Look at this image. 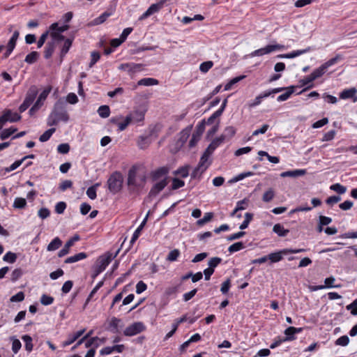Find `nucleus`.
I'll list each match as a JSON object with an SVG mask.
<instances>
[{"label":"nucleus","instance_id":"nucleus-1","mask_svg":"<svg viewBox=\"0 0 357 357\" xmlns=\"http://www.w3.org/2000/svg\"><path fill=\"white\" fill-rule=\"evenodd\" d=\"M139 165H133L128 172L127 185L130 194L139 195L145 187L147 175L146 172L138 174Z\"/></svg>","mask_w":357,"mask_h":357},{"label":"nucleus","instance_id":"nucleus-2","mask_svg":"<svg viewBox=\"0 0 357 357\" xmlns=\"http://www.w3.org/2000/svg\"><path fill=\"white\" fill-rule=\"evenodd\" d=\"M119 252V250L116 251L115 255L112 256V254L107 253L104 255L100 256L96 260L95 264L93 266V272L91 278L94 280L99 274H100L109 265L113 258L116 257Z\"/></svg>","mask_w":357,"mask_h":357},{"label":"nucleus","instance_id":"nucleus-3","mask_svg":"<svg viewBox=\"0 0 357 357\" xmlns=\"http://www.w3.org/2000/svg\"><path fill=\"white\" fill-rule=\"evenodd\" d=\"M123 183V176L119 171L114 172L107 181L108 190L113 195L119 193L122 190Z\"/></svg>","mask_w":357,"mask_h":357},{"label":"nucleus","instance_id":"nucleus-4","mask_svg":"<svg viewBox=\"0 0 357 357\" xmlns=\"http://www.w3.org/2000/svg\"><path fill=\"white\" fill-rule=\"evenodd\" d=\"M66 102L62 98H59L54 105V108L51 112L52 116L65 123L68 122L69 115L66 110Z\"/></svg>","mask_w":357,"mask_h":357},{"label":"nucleus","instance_id":"nucleus-5","mask_svg":"<svg viewBox=\"0 0 357 357\" xmlns=\"http://www.w3.org/2000/svg\"><path fill=\"white\" fill-rule=\"evenodd\" d=\"M307 249L304 248H298V249H293V248H285L275 252H271L268 254L267 256V259L270 260L271 263H277L283 259L284 255L288 254H296L300 252H306Z\"/></svg>","mask_w":357,"mask_h":357},{"label":"nucleus","instance_id":"nucleus-6","mask_svg":"<svg viewBox=\"0 0 357 357\" xmlns=\"http://www.w3.org/2000/svg\"><path fill=\"white\" fill-rule=\"evenodd\" d=\"M342 59V56L341 54H337L335 57L329 59L328 61L321 65L319 68L314 69L310 75H312V78L315 80L316 79L321 77L325 73L328 68L337 63L339 61Z\"/></svg>","mask_w":357,"mask_h":357},{"label":"nucleus","instance_id":"nucleus-7","mask_svg":"<svg viewBox=\"0 0 357 357\" xmlns=\"http://www.w3.org/2000/svg\"><path fill=\"white\" fill-rule=\"evenodd\" d=\"M38 92V89L35 85H32L29 89L23 102L19 107V111L20 113L25 112L33 102L37 96Z\"/></svg>","mask_w":357,"mask_h":357},{"label":"nucleus","instance_id":"nucleus-8","mask_svg":"<svg viewBox=\"0 0 357 357\" xmlns=\"http://www.w3.org/2000/svg\"><path fill=\"white\" fill-rule=\"evenodd\" d=\"M52 89V86H47L39 95L38 98L36 102L33 104V105L30 108L29 111V114L30 116H33L35 113L43 105V101H45L51 92Z\"/></svg>","mask_w":357,"mask_h":357},{"label":"nucleus","instance_id":"nucleus-9","mask_svg":"<svg viewBox=\"0 0 357 357\" xmlns=\"http://www.w3.org/2000/svg\"><path fill=\"white\" fill-rule=\"evenodd\" d=\"M206 121L203 119L199 124L197 126L195 132L192 134V138L189 142V147L192 148L196 146L197 142L199 141L202 134L205 130Z\"/></svg>","mask_w":357,"mask_h":357},{"label":"nucleus","instance_id":"nucleus-10","mask_svg":"<svg viewBox=\"0 0 357 357\" xmlns=\"http://www.w3.org/2000/svg\"><path fill=\"white\" fill-rule=\"evenodd\" d=\"M284 45L280 44L268 45L264 47L255 50L251 53L252 56H259L269 54L275 50H282L284 49Z\"/></svg>","mask_w":357,"mask_h":357},{"label":"nucleus","instance_id":"nucleus-11","mask_svg":"<svg viewBox=\"0 0 357 357\" xmlns=\"http://www.w3.org/2000/svg\"><path fill=\"white\" fill-rule=\"evenodd\" d=\"M146 327L142 322H135L128 326L123 331L126 336H133L145 331Z\"/></svg>","mask_w":357,"mask_h":357},{"label":"nucleus","instance_id":"nucleus-12","mask_svg":"<svg viewBox=\"0 0 357 357\" xmlns=\"http://www.w3.org/2000/svg\"><path fill=\"white\" fill-rule=\"evenodd\" d=\"M168 184L167 177H165L163 179L160 181L159 182L155 183L152 188H151L149 196V197H155L160 192H161Z\"/></svg>","mask_w":357,"mask_h":357},{"label":"nucleus","instance_id":"nucleus-13","mask_svg":"<svg viewBox=\"0 0 357 357\" xmlns=\"http://www.w3.org/2000/svg\"><path fill=\"white\" fill-rule=\"evenodd\" d=\"M192 128V126H189L179 132V137L176 143L177 148L180 149L187 142L188 137H190Z\"/></svg>","mask_w":357,"mask_h":357},{"label":"nucleus","instance_id":"nucleus-14","mask_svg":"<svg viewBox=\"0 0 357 357\" xmlns=\"http://www.w3.org/2000/svg\"><path fill=\"white\" fill-rule=\"evenodd\" d=\"M144 65L142 63H121L119 69L121 70H127L129 73H134L141 71L143 69Z\"/></svg>","mask_w":357,"mask_h":357},{"label":"nucleus","instance_id":"nucleus-15","mask_svg":"<svg viewBox=\"0 0 357 357\" xmlns=\"http://www.w3.org/2000/svg\"><path fill=\"white\" fill-rule=\"evenodd\" d=\"M80 237L78 234L74 235L72 238H70L64 245L63 248L59 250L58 252L59 257H63L66 255L70 252V248L73 245L75 242L79 241Z\"/></svg>","mask_w":357,"mask_h":357},{"label":"nucleus","instance_id":"nucleus-16","mask_svg":"<svg viewBox=\"0 0 357 357\" xmlns=\"http://www.w3.org/2000/svg\"><path fill=\"white\" fill-rule=\"evenodd\" d=\"M169 169L167 167H159L150 173L151 178L153 181H156L163 176H166L169 173Z\"/></svg>","mask_w":357,"mask_h":357},{"label":"nucleus","instance_id":"nucleus-17","mask_svg":"<svg viewBox=\"0 0 357 357\" xmlns=\"http://www.w3.org/2000/svg\"><path fill=\"white\" fill-rule=\"evenodd\" d=\"M356 92L357 90L356 88L344 89L340 93V98L343 100L351 98L354 102H357Z\"/></svg>","mask_w":357,"mask_h":357},{"label":"nucleus","instance_id":"nucleus-18","mask_svg":"<svg viewBox=\"0 0 357 357\" xmlns=\"http://www.w3.org/2000/svg\"><path fill=\"white\" fill-rule=\"evenodd\" d=\"M74 38H75L74 33H72V34H70V36L69 38H66L64 40V43L61 47V52H60L61 60H62L63 59V57L66 55V54L68 52L70 48L72 46Z\"/></svg>","mask_w":357,"mask_h":357},{"label":"nucleus","instance_id":"nucleus-19","mask_svg":"<svg viewBox=\"0 0 357 357\" xmlns=\"http://www.w3.org/2000/svg\"><path fill=\"white\" fill-rule=\"evenodd\" d=\"M85 332V329L79 330L73 334H70L68 336V339L62 343L63 347L72 344L77 339H79Z\"/></svg>","mask_w":357,"mask_h":357},{"label":"nucleus","instance_id":"nucleus-20","mask_svg":"<svg viewBox=\"0 0 357 357\" xmlns=\"http://www.w3.org/2000/svg\"><path fill=\"white\" fill-rule=\"evenodd\" d=\"M307 171L306 169H294V170H290V171H286L283 172L280 174V176L285 178V177H299L304 176L306 174Z\"/></svg>","mask_w":357,"mask_h":357},{"label":"nucleus","instance_id":"nucleus-21","mask_svg":"<svg viewBox=\"0 0 357 357\" xmlns=\"http://www.w3.org/2000/svg\"><path fill=\"white\" fill-rule=\"evenodd\" d=\"M56 47V43L54 41H48L44 49V58L49 59L52 57Z\"/></svg>","mask_w":357,"mask_h":357},{"label":"nucleus","instance_id":"nucleus-22","mask_svg":"<svg viewBox=\"0 0 357 357\" xmlns=\"http://www.w3.org/2000/svg\"><path fill=\"white\" fill-rule=\"evenodd\" d=\"M295 88L296 86L293 85L287 87V89L285 90L286 92L278 96L277 100L278 102H283L288 100L291 97V96L294 93Z\"/></svg>","mask_w":357,"mask_h":357},{"label":"nucleus","instance_id":"nucleus-23","mask_svg":"<svg viewBox=\"0 0 357 357\" xmlns=\"http://www.w3.org/2000/svg\"><path fill=\"white\" fill-rule=\"evenodd\" d=\"M151 141L152 140L149 138V136L141 135L138 138L137 146L140 149H145L149 146Z\"/></svg>","mask_w":357,"mask_h":357},{"label":"nucleus","instance_id":"nucleus-24","mask_svg":"<svg viewBox=\"0 0 357 357\" xmlns=\"http://www.w3.org/2000/svg\"><path fill=\"white\" fill-rule=\"evenodd\" d=\"M111 15V13L105 11L102 13L99 17L93 19L90 24L92 26L99 25L104 23L107 19Z\"/></svg>","mask_w":357,"mask_h":357},{"label":"nucleus","instance_id":"nucleus-25","mask_svg":"<svg viewBox=\"0 0 357 357\" xmlns=\"http://www.w3.org/2000/svg\"><path fill=\"white\" fill-rule=\"evenodd\" d=\"M87 257V254L85 252H79L73 256L69 257L66 258L64 261L66 264H72L80 261L82 259H86Z\"/></svg>","mask_w":357,"mask_h":357},{"label":"nucleus","instance_id":"nucleus-26","mask_svg":"<svg viewBox=\"0 0 357 357\" xmlns=\"http://www.w3.org/2000/svg\"><path fill=\"white\" fill-rule=\"evenodd\" d=\"M223 139L222 137H218L214 139L211 144L208 146L206 148V151L210 152L211 153H213V152L218 148L222 143H223Z\"/></svg>","mask_w":357,"mask_h":357},{"label":"nucleus","instance_id":"nucleus-27","mask_svg":"<svg viewBox=\"0 0 357 357\" xmlns=\"http://www.w3.org/2000/svg\"><path fill=\"white\" fill-rule=\"evenodd\" d=\"M121 321V320L116 317H112L109 324L107 330L113 333H119V324Z\"/></svg>","mask_w":357,"mask_h":357},{"label":"nucleus","instance_id":"nucleus-28","mask_svg":"<svg viewBox=\"0 0 357 357\" xmlns=\"http://www.w3.org/2000/svg\"><path fill=\"white\" fill-rule=\"evenodd\" d=\"M236 132V130L234 126H227L224 130V132L220 137H222L223 141H225L226 139H229L233 137Z\"/></svg>","mask_w":357,"mask_h":357},{"label":"nucleus","instance_id":"nucleus-29","mask_svg":"<svg viewBox=\"0 0 357 357\" xmlns=\"http://www.w3.org/2000/svg\"><path fill=\"white\" fill-rule=\"evenodd\" d=\"M162 127V125L160 123L149 126V134L146 136H149L150 139H151L152 137L156 138L158 135V133L161 131Z\"/></svg>","mask_w":357,"mask_h":357},{"label":"nucleus","instance_id":"nucleus-30","mask_svg":"<svg viewBox=\"0 0 357 357\" xmlns=\"http://www.w3.org/2000/svg\"><path fill=\"white\" fill-rule=\"evenodd\" d=\"M147 218H145L142 222L140 224V225L137 228V229L135 231V232L132 234V236L131 238V240L130 241V245H133V243L137 240L139 238L142 230L143 229L144 226L145 225L146 222Z\"/></svg>","mask_w":357,"mask_h":357},{"label":"nucleus","instance_id":"nucleus-31","mask_svg":"<svg viewBox=\"0 0 357 357\" xmlns=\"http://www.w3.org/2000/svg\"><path fill=\"white\" fill-rule=\"evenodd\" d=\"M284 334L285 337L282 338V340H285V342L293 341L296 339L295 336L296 334L294 331V326L287 328L284 331Z\"/></svg>","mask_w":357,"mask_h":357},{"label":"nucleus","instance_id":"nucleus-32","mask_svg":"<svg viewBox=\"0 0 357 357\" xmlns=\"http://www.w3.org/2000/svg\"><path fill=\"white\" fill-rule=\"evenodd\" d=\"M70 28V26L68 24H64L63 26H59L57 22H54L49 27V31H56V33H63L67 31Z\"/></svg>","mask_w":357,"mask_h":357},{"label":"nucleus","instance_id":"nucleus-33","mask_svg":"<svg viewBox=\"0 0 357 357\" xmlns=\"http://www.w3.org/2000/svg\"><path fill=\"white\" fill-rule=\"evenodd\" d=\"M273 231L281 237L286 236L289 232V229H284V227L279 223L273 226Z\"/></svg>","mask_w":357,"mask_h":357},{"label":"nucleus","instance_id":"nucleus-34","mask_svg":"<svg viewBox=\"0 0 357 357\" xmlns=\"http://www.w3.org/2000/svg\"><path fill=\"white\" fill-rule=\"evenodd\" d=\"M159 83L158 80L154 78L147 77L142 78L138 81V86H153Z\"/></svg>","mask_w":357,"mask_h":357},{"label":"nucleus","instance_id":"nucleus-35","mask_svg":"<svg viewBox=\"0 0 357 357\" xmlns=\"http://www.w3.org/2000/svg\"><path fill=\"white\" fill-rule=\"evenodd\" d=\"M62 245V241L59 238H54L47 245V250L48 251H54L59 249Z\"/></svg>","mask_w":357,"mask_h":357},{"label":"nucleus","instance_id":"nucleus-36","mask_svg":"<svg viewBox=\"0 0 357 357\" xmlns=\"http://www.w3.org/2000/svg\"><path fill=\"white\" fill-rule=\"evenodd\" d=\"M17 130V129L13 126L9 128L4 129L0 132V139L1 140H5L14 134Z\"/></svg>","mask_w":357,"mask_h":357},{"label":"nucleus","instance_id":"nucleus-37","mask_svg":"<svg viewBox=\"0 0 357 357\" xmlns=\"http://www.w3.org/2000/svg\"><path fill=\"white\" fill-rule=\"evenodd\" d=\"M209 165L210 162L202 168L197 165V166L193 169L192 172L191 173V178H196L197 177H200V176L206 170Z\"/></svg>","mask_w":357,"mask_h":357},{"label":"nucleus","instance_id":"nucleus-38","mask_svg":"<svg viewBox=\"0 0 357 357\" xmlns=\"http://www.w3.org/2000/svg\"><path fill=\"white\" fill-rule=\"evenodd\" d=\"M39 57V53L36 51H33L31 53L28 54L24 59V61L27 63L32 64L36 62Z\"/></svg>","mask_w":357,"mask_h":357},{"label":"nucleus","instance_id":"nucleus-39","mask_svg":"<svg viewBox=\"0 0 357 357\" xmlns=\"http://www.w3.org/2000/svg\"><path fill=\"white\" fill-rule=\"evenodd\" d=\"M22 340L25 343V349L28 352H31L33 350V343H32V337L29 335H24L22 337Z\"/></svg>","mask_w":357,"mask_h":357},{"label":"nucleus","instance_id":"nucleus-40","mask_svg":"<svg viewBox=\"0 0 357 357\" xmlns=\"http://www.w3.org/2000/svg\"><path fill=\"white\" fill-rule=\"evenodd\" d=\"M100 185L99 183H96L86 190V195L91 199H95L96 198V190Z\"/></svg>","mask_w":357,"mask_h":357},{"label":"nucleus","instance_id":"nucleus-41","mask_svg":"<svg viewBox=\"0 0 357 357\" xmlns=\"http://www.w3.org/2000/svg\"><path fill=\"white\" fill-rule=\"evenodd\" d=\"M213 218V213L208 212L206 213L204 215V217L197 221V225L198 226H202L205 225L206 223L212 220Z\"/></svg>","mask_w":357,"mask_h":357},{"label":"nucleus","instance_id":"nucleus-42","mask_svg":"<svg viewBox=\"0 0 357 357\" xmlns=\"http://www.w3.org/2000/svg\"><path fill=\"white\" fill-rule=\"evenodd\" d=\"M245 244L242 241L236 242L231 245L229 248L228 251L230 253H234L235 252H238L243 248H245Z\"/></svg>","mask_w":357,"mask_h":357},{"label":"nucleus","instance_id":"nucleus-43","mask_svg":"<svg viewBox=\"0 0 357 357\" xmlns=\"http://www.w3.org/2000/svg\"><path fill=\"white\" fill-rule=\"evenodd\" d=\"M56 131V128H52L47 130L43 135L39 137V140L41 142H47L50 139L53 133Z\"/></svg>","mask_w":357,"mask_h":357},{"label":"nucleus","instance_id":"nucleus-44","mask_svg":"<svg viewBox=\"0 0 357 357\" xmlns=\"http://www.w3.org/2000/svg\"><path fill=\"white\" fill-rule=\"evenodd\" d=\"M99 116L102 118H107L110 114V109L108 105H101L98 109Z\"/></svg>","mask_w":357,"mask_h":357},{"label":"nucleus","instance_id":"nucleus-45","mask_svg":"<svg viewBox=\"0 0 357 357\" xmlns=\"http://www.w3.org/2000/svg\"><path fill=\"white\" fill-rule=\"evenodd\" d=\"M26 206V201L24 198L17 197L14 200L13 207L15 208L22 209Z\"/></svg>","mask_w":357,"mask_h":357},{"label":"nucleus","instance_id":"nucleus-46","mask_svg":"<svg viewBox=\"0 0 357 357\" xmlns=\"http://www.w3.org/2000/svg\"><path fill=\"white\" fill-rule=\"evenodd\" d=\"M17 256L15 253L8 251L5 254L3 260L6 262L13 264L16 261Z\"/></svg>","mask_w":357,"mask_h":357},{"label":"nucleus","instance_id":"nucleus-47","mask_svg":"<svg viewBox=\"0 0 357 357\" xmlns=\"http://www.w3.org/2000/svg\"><path fill=\"white\" fill-rule=\"evenodd\" d=\"M310 50V47H308L306 49H304V50H296V51H293L290 53H287L286 54V56H287V59H293V58H295L296 56H298L304 53H306V52H308Z\"/></svg>","mask_w":357,"mask_h":357},{"label":"nucleus","instance_id":"nucleus-48","mask_svg":"<svg viewBox=\"0 0 357 357\" xmlns=\"http://www.w3.org/2000/svg\"><path fill=\"white\" fill-rule=\"evenodd\" d=\"M128 116H131L132 121H135L136 122H140L144 119V113L139 110L135 111L133 113L128 114Z\"/></svg>","mask_w":357,"mask_h":357},{"label":"nucleus","instance_id":"nucleus-49","mask_svg":"<svg viewBox=\"0 0 357 357\" xmlns=\"http://www.w3.org/2000/svg\"><path fill=\"white\" fill-rule=\"evenodd\" d=\"M23 274H24V272L22 268H15L12 272L10 280L13 282H15L17 280H18L22 276Z\"/></svg>","mask_w":357,"mask_h":357},{"label":"nucleus","instance_id":"nucleus-50","mask_svg":"<svg viewBox=\"0 0 357 357\" xmlns=\"http://www.w3.org/2000/svg\"><path fill=\"white\" fill-rule=\"evenodd\" d=\"M188 170L189 166H183L174 171V174L175 175H180L182 178H186L189 174Z\"/></svg>","mask_w":357,"mask_h":357},{"label":"nucleus","instance_id":"nucleus-51","mask_svg":"<svg viewBox=\"0 0 357 357\" xmlns=\"http://www.w3.org/2000/svg\"><path fill=\"white\" fill-rule=\"evenodd\" d=\"M275 197V192L273 188H269L266 191L262 197V200L264 202H270Z\"/></svg>","mask_w":357,"mask_h":357},{"label":"nucleus","instance_id":"nucleus-52","mask_svg":"<svg viewBox=\"0 0 357 357\" xmlns=\"http://www.w3.org/2000/svg\"><path fill=\"white\" fill-rule=\"evenodd\" d=\"M222 259L218 257L211 258L208 263V268L215 271V268H216L222 262Z\"/></svg>","mask_w":357,"mask_h":357},{"label":"nucleus","instance_id":"nucleus-53","mask_svg":"<svg viewBox=\"0 0 357 357\" xmlns=\"http://www.w3.org/2000/svg\"><path fill=\"white\" fill-rule=\"evenodd\" d=\"M212 153H211L210 152H208V151L205 150V151L204 152V153L202 154V155L201 156L200 158V160H199V162L198 163V165L201 167H205V164L207 162L208 158H209V156L211 155Z\"/></svg>","mask_w":357,"mask_h":357},{"label":"nucleus","instance_id":"nucleus-54","mask_svg":"<svg viewBox=\"0 0 357 357\" xmlns=\"http://www.w3.org/2000/svg\"><path fill=\"white\" fill-rule=\"evenodd\" d=\"M213 66V63L211 61H207L202 63L199 66V70L202 73H207Z\"/></svg>","mask_w":357,"mask_h":357},{"label":"nucleus","instance_id":"nucleus-55","mask_svg":"<svg viewBox=\"0 0 357 357\" xmlns=\"http://www.w3.org/2000/svg\"><path fill=\"white\" fill-rule=\"evenodd\" d=\"M330 188L340 195L344 194L347 191V188L340 183H335Z\"/></svg>","mask_w":357,"mask_h":357},{"label":"nucleus","instance_id":"nucleus-56","mask_svg":"<svg viewBox=\"0 0 357 357\" xmlns=\"http://www.w3.org/2000/svg\"><path fill=\"white\" fill-rule=\"evenodd\" d=\"M131 122H132V116H128V115L126 116L124 121L118 124L119 130H120V131L124 130Z\"/></svg>","mask_w":357,"mask_h":357},{"label":"nucleus","instance_id":"nucleus-57","mask_svg":"<svg viewBox=\"0 0 357 357\" xmlns=\"http://www.w3.org/2000/svg\"><path fill=\"white\" fill-rule=\"evenodd\" d=\"M54 298L47 294H43L40 297V303L43 305H49L53 303Z\"/></svg>","mask_w":357,"mask_h":357},{"label":"nucleus","instance_id":"nucleus-58","mask_svg":"<svg viewBox=\"0 0 357 357\" xmlns=\"http://www.w3.org/2000/svg\"><path fill=\"white\" fill-rule=\"evenodd\" d=\"M10 114H9L8 117V122L15 123L20 121L22 119L20 114H17V112H13L11 109H10Z\"/></svg>","mask_w":357,"mask_h":357},{"label":"nucleus","instance_id":"nucleus-59","mask_svg":"<svg viewBox=\"0 0 357 357\" xmlns=\"http://www.w3.org/2000/svg\"><path fill=\"white\" fill-rule=\"evenodd\" d=\"M180 251L178 249H174L169 252L167 259L169 261H174L178 259Z\"/></svg>","mask_w":357,"mask_h":357},{"label":"nucleus","instance_id":"nucleus-60","mask_svg":"<svg viewBox=\"0 0 357 357\" xmlns=\"http://www.w3.org/2000/svg\"><path fill=\"white\" fill-rule=\"evenodd\" d=\"M184 185H185V182L183 180L179 179L178 178H174L172 179V189L177 190V189L184 186Z\"/></svg>","mask_w":357,"mask_h":357},{"label":"nucleus","instance_id":"nucleus-61","mask_svg":"<svg viewBox=\"0 0 357 357\" xmlns=\"http://www.w3.org/2000/svg\"><path fill=\"white\" fill-rule=\"evenodd\" d=\"M249 200L246 198L238 201L236 204V211H242L245 209L248 206Z\"/></svg>","mask_w":357,"mask_h":357},{"label":"nucleus","instance_id":"nucleus-62","mask_svg":"<svg viewBox=\"0 0 357 357\" xmlns=\"http://www.w3.org/2000/svg\"><path fill=\"white\" fill-rule=\"evenodd\" d=\"M349 342V338L347 335H342L337 340L335 341L336 345L347 346Z\"/></svg>","mask_w":357,"mask_h":357},{"label":"nucleus","instance_id":"nucleus-63","mask_svg":"<svg viewBox=\"0 0 357 357\" xmlns=\"http://www.w3.org/2000/svg\"><path fill=\"white\" fill-rule=\"evenodd\" d=\"M231 287V280L229 278L227 279L221 285L220 291L222 294H226L228 293L229 288Z\"/></svg>","mask_w":357,"mask_h":357},{"label":"nucleus","instance_id":"nucleus-64","mask_svg":"<svg viewBox=\"0 0 357 357\" xmlns=\"http://www.w3.org/2000/svg\"><path fill=\"white\" fill-rule=\"evenodd\" d=\"M70 145L68 143L61 144L57 147L59 153L67 154L70 151Z\"/></svg>","mask_w":357,"mask_h":357}]
</instances>
